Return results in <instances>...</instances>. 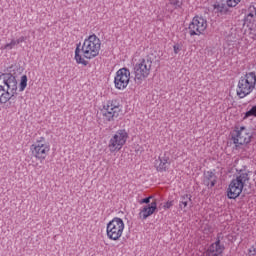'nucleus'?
<instances>
[{
	"label": "nucleus",
	"instance_id": "f257e3e1",
	"mask_svg": "<svg viewBox=\"0 0 256 256\" xmlns=\"http://www.w3.org/2000/svg\"><path fill=\"white\" fill-rule=\"evenodd\" d=\"M19 89L17 78L13 74L0 75V105L9 103L10 107L17 109V91Z\"/></svg>",
	"mask_w": 256,
	"mask_h": 256
},
{
	"label": "nucleus",
	"instance_id": "f03ea898",
	"mask_svg": "<svg viewBox=\"0 0 256 256\" xmlns=\"http://www.w3.org/2000/svg\"><path fill=\"white\" fill-rule=\"evenodd\" d=\"M101 51V39L97 35L92 34L85 38L82 49L76 47L74 59L78 65H87L85 59H95ZM82 52V55H81Z\"/></svg>",
	"mask_w": 256,
	"mask_h": 256
},
{
	"label": "nucleus",
	"instance_id": "7ed1b4c3",
	"mask_svg": "<svg viewBox=\"0 0 256 256\" xmlns=\"http://www.w3.org/2000/svg\"><path fill=\"white\" fill-rule=\"evenodd\" d=\"M100 115L104 123H111L123 117V105L117 99H111L102 104Z\"/></svg>",
	"mask_w": 256,
	"mask_h": 256
},
{
	"label": "nucleus",
	"instance_id": "20e7f679",
	"mask_svg": "<svg viewBox=\"0 0 256 256\" xmlns=\"http://www.w3.org/2000/svg\"><path fill=\"white\" fill-rule=\"evenodd\" d=\"M30 153L34 159L43 162L51 153V144L46 137L41 136L31 144Z\"/></svg>",
	"mask_w": 256,
	"mask_h": 256
},
{
	"label": "nucleus",
	"instance_id": "39448f33",
	"mask_svg": "<svg viewBox=\"0 0 256 256\" xmlns=\"http://www.w3.org/2000/svg\"><path fill=\"white\" fill-rule=\"evenodd\" d=\"M255 85H256L255 72L246 73L238 81V85L236 88V95L240 99H245L247 95H251V93H253V91L255 90Z\"/></svg>",
	"mask_w": 256,
	"mask_h": 256
},
{
	"label": "nucleus",
	"instance_id": "423d86ee",
	"mask_svg": "<svg viewBox=\"0 0 256 256\" xmlns=\"http://www.w3.org/2000/svg\"><path fill=\"white\" fill-rule=\"evenodd\" d=\"M153 69V60L151 58H142L134 66V81L136 85H142Z\"/></svg>",
	"mask_w": 256,
	"mask_h": 256
},
{
	"label": "nucleus",
	"instance_id": "0eeeda50",
	"mask_svg": "<svg viewBox=\"0 0 256 256\" xmlns=\"http://www.w3.org/2000/svg\"><path fill=\"white\" fill-rule=\"evenodd\" d=\"M129 140V132L127 129H118L108 141V149L110 153H119Z\"/></svg>",
	"mask_w": 256,
	"mask_h": 256
},
{
	"label": "nucleus",
	"instance_id": "6e6552de",
	"mask_svg": "<svg viewBox=\"0 0 256 256\" xmlns=\"http://www.w3.org/2000/svg\"><path fill=\"white\" fill-rule=\"evenodd\" d=\"M125 231V222L119 217H114L106 225V236L110 241H120Z\"/></svg>",
	"mask_w": 256,
	"mask_h": 256
},
{
	"label": "nucleus",
	"instance_id": "1a4fd4ad",
	"mask_svg": "<svg viewBox=\"0 0 256 256\" xmlns=\"http://www.w3.org/2000/svg\"><path fill=\"white\" fill-rule=\"evenodd\" d=\"M247 181H249L248 173H241L236 178L232 179L227 189L228 199H237V197L243 193Z\"/></svg>",
	"mask_w": 256,
	"mask_h": 256
},
{
	"label": "nucleus",
	"instance_id": "9d476101",
	"mask_svg": "<svg viewBox=\"0 0 256 256\" xmlns=\"http://www.w3.org/2000/svg\"><path fill=\"white\" fill-rule=\"evenodd\" d=\"M251 139H253L251 129L245 126H236L234 128L232 141L236 147H239V145H248V143H251Z\"/></svg>",
	"mask_w": 256,
	"mask_h": 256
},
{
	"label": "nucleus",
	"instance_id": "9b49d317",
	"mask_svg": "<svg viewBox=\"0 0 256 256\" xmlns=\"http://www.w3.org/2000/svg\"><path fill=\"white\" fill-rule=\"evenodd\" d=\"M207 27V19L203 16L196 15L188 25V33L190 37H201V35H205Z\"/></svg>",
	"mask_w": 256,
	"mask_h": 256
},
{
	"label": "nucleus",
	"instance_id": "f8f14e48",
	"mask_svg": "<svg viewBox=\"0 0 256 256\" xmlns=\"http://www.w3.org/2000/svg\"><path fill=\"white\" fill-rule=\"evenodd\" d=\"M243 25L248 29L252 39H256V6L250 5L244 10Z\"/></svg>",
	"mask_w": 256,
	"mask_h": 256
},
{
	"label": "nucleus",
	"instance_id": "ddd939ff",
	"mask_svg": "<svg viewBox=\"0 0 256 256\" xmlns=\"http://www.w3.org/2000/svg\"><path fill=\"white\" fill-rule=\"evenodd\" d=\"M131 81V70L128 68H120L114 76V87L118 91H125L126 87H129Z\"/></svg>",
	"mask_w": 256,
	"mask_h": 256
},
{
	"label": "nucleus",
	"instance_id": "4468645a",
	"mask_svg": "<svg viewBox=\"0 0 256 256\" xmlns=\"http://www.w3.org/2000/svg\"><path fill=\"white\" fill-rule=\"evenodd\" d=\"M154 167L158 173H167L171 167V158L167 153L160 155L158 159L155 160Z\"/></svg>",
	"mask_w": 256,
	"mask_h": 256
},
{
	"label": "nucleus",
	"instance_id": "2eb2a0df",
	"mask_svg": "<svg viewBox=\"0 0 256 256\" xmlns=\"http://www.w3.org/2000/svg\"><path fill=\"white\" fill-rule=\"evenodd\" d=\"M157 211V200H154L151 202L150 205H146L144 207H142V209H140L139 212V219H142L143 221H145V219L151 217V215H153V213H155Z\"/></svg>",
	"mask_w": 256,
	"mask_h": 256
},
{
	"label": "nucleus",
	"instance_id": "dca6fc26",
	"mask_svg": "<svg viewBox=\"0 0 256 256\" xmlns=\"http://www.w3.org/2000/svg\"><path fill=\"white\" fill-rule=\"evenodd\" d=\"M225 251V246L221 245V240H217L207 250V256H219Z\"/></svg>",
	"mask_w": 256,
	"mask_h": 256
},
{
	"label": "nucleus",
	"instance_id": "f3484780",
	"mask_svg": "<svg viewBox=\"0 0 256 256\" xmlns=\"http://www.w3.org/2000/svg\"><path fill=\"white\" fill-rule=\"evenodd\" d=\"M215 183H217V176H215V173L213 172H207L205 179H204V185L206 187H215Z\"/></svg>",
	"mask_w": 256,
	"mask_h": 256
},
{
	"label": "nucleus",
	"instance_id": "a211bd4d",
	"mask_svg": "<svg viewBox=\"0 0 256 256\" xmlns=\"http://www.w3.org/2000/svg\"><path fill=\"white\" fill-rule=\"evenodd\" d=\"M191 203V195L190 194H184L180 197L179 201V208L182 211H185L187 209V206Z\"/></svg>",
	"mask_w": 256,
	"mask_h": 256
},
{
	"label": "nucleus",
	"instance_id": "6ab92c4d",
	"mask_svg": "<svg viewBox=\"0 0 256 256\" xmlns=\"http://www.w3.org/2000/svg\"><path fill=\"white\" fill-rule=\"evenodd\" d=\"M213 8L217 13L225 14L228 11L227 6L223 2H215Z\"/></svg>",
	"mask_w": 256,
	"mask_h": 256
},
{
	"label": "nucleus",
	"instance_id": "aec40b11",
	"mask_svg": "<svg viewBox=\"0 0 256 256\" xmlns=\"http://www.w3.org/2000/svg\"><path fill=\"white\" fill-rule=\"evenodd\" d=\"M27 75H22L20 78V83H19V91L23 92L25 89H27V82H28Z\"/></svg>",
	"mask_w": 256,
	"mask_h": 256
},
{
	"label": "nucleus",
	"instance_id": "412c9836",
	"mask_svg": "<svg viewBox=\"0 0 256 256\" xmlns=\"http://www.w3.org/2000/svg\"><path fill=\"white\" fill-rule=\"evenodd\" d=\"M19 43H23V38H20L18 40H11L10 43L4 45L3 49L11 50L15 47V45H19Z\"/></svg>",
	"mask_w": 256,
	"mask_h": 256
},
{
	"label": "nucleus",
	"instance_id": "4be33fe9",
	"mask_svg": "<svg viewBox=\"0 0 256 256\" xmlns=\"http://www.w3.org/2000/svg\"><path fill=\"white\" fill-rule=\"evenodd\" d=\"M170 5H173L174 9H181L183 7V0H170Z\"/></svg>",
	"mask_w": 256,
	"mask_h": 256
},
{
	"label": "nucleus",
	"instance_id": "5701e85b",
	"mask_svg": "<svg viewBox=\"0 0 256 256\" xmlns=\"http://www.w3.org/2000/svg\"><path fill=\"white\" fill-rule=\"evenodd\" d=\"M239 3H241V0H226V5L230 8L237 7Z\"/></svg>",
	"mask_w": 256,
	"mask_h": 256
},
{
	"label": "nucleus",
	"instance_id": "b1692460",
	"mask_svg": "<svg viewBox=\"0 0 256 256\" xmlns=\"http://www.w3.org/2000/svg\"><path fill=\"white\" fill-rule=\"evenodd\" d=\"M244 117L245 119H247V117H256V105L253 106L249 111H247Z\"/></svg>",
	"mask_w": 256,
	"mask_h": 256
},
{
	"label": "nucleus",
	"instance_id": "393cba45",
	"mask_svg": "<svg viewBox=\"0 0 256 256\" xmlns=\"http://www.w3.org/2000/svg\"><path fill=\"white\" fill-rule=\"evenodd\" d=\"M247 256H256V243L252 244L247 250Z\"/></svg>",
	"mask_w": 256,
	"mask_h": 256
},
{
	"label": "nucleus",
	"instance_id": "a878e982",
	"mask_svg": "<svg viewBox=\"0 0 256 256\" xmlns=\"http://www.w3.org/2000/svg\"><path fill=\"white\" fill-rule=\"evenodd\" d=\"M183 49V45L177 43L173 46V51L175 55H179L180 51Z\"/></svg>",
	"mask_w": 256,
	"mask_h": 256
},
{
	"label": "nucleus",
	"instance_id": "bb28decb",
	"mask_svg": "<svg viewBox=\"0 0 256 256\" xmlns=\"http://www.w3.org/2000/svg\"><path fill=\"white\" fill-rule=\"evenodd\" d=\"M236 49L238 53H243V51H247V46H242L241 42H238Z\"/></svg>",
	"mask_w": 256,
	"mask_h": 256
},
{
	"label": "nucleus",
	"instance_id": "cd10ccee",
	"mask_svg": "<svg viewBox=\"0 0 256 256\" xmlns=\"http://www.w3.org/2000/svg\"><path fill=\"white\" fill-rule=\"evenodd\" d=\"M174 201L173 200H168L166 203L163 205V209H171L173 207Z\"/></svg>",
	"mask_w": 256,
	"mask_h": 256
},
{
	"label": "nucleus",
	"instance_id": "c85d7f7f",
	"mask_svg": "<svg viewBox=\"0 0 256 256\" xmlns=\"http://www.w3.org/2000/svg\"><path fill=\"white\" fill-rule=\"evenodd\" d=\"M151 199H153V196H149L147 198L142 199L141 203H146V205H147V204L151 203Z\"/></svg>",
	"mask_w": 256,
	"mask_h": 256
}]
</instances>
